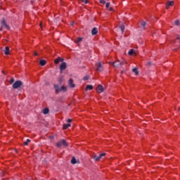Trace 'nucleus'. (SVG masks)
I'll return each mask as SVG.
<instances>
[{"label": "nucleus", "instance_id": "37", "mask_svg": "<svg viewBox=\"0 0 180 180\" xmlns=\"http://www.w3.org/2000/svg\"><path fill=\"white\" fill-rule=\"evenodd\" d=\"M177 39L180 40V37H177Z\"/></svg>", "mask_w": 180, "mask_h": 180}, {"label": "nucleus", "instance_id": "5", "mask_svg": "<svg viewBox=\"0 0 180 180\" xmlns=\"http://www.w3.org/2000/svg\"><path fill=\"white\" fill-rule=\"evenodd\" d=\"M146 25H147V22H146V21H144V20L141 21V23L139 25V29H141V30H146Z\"/></svg>", "mask_w": 180, "mask_h": 180}, {"label": "nucleus", "instance_id": "38", "mask_svg": "<svg viewBox=\"0 0 180 180\" xmlns=\"http://www.w3.org/2000/svg\"><path fill=\"white\" fill-rule=\"evenodd\" d=\"M34 56H37V53H34Z\"/></svg>", "mask_w": 180, "mask_h": 180}, {"label": "nucleus", "instance_id": "16", "mask_svg": "<svg viewBox=\"0 0 180 180\" xmlns=\"http://www.w3.org/2000/svg\"><path fill=\"white\" fill-rule=\"evenodd\" d=\"M88 89H89L90 91H92V89H94V86H92L91 84H88L86 86V91H88Z\"/></svg>", "mask_w": 180, "mask_h": 180}, {"label": "nucleus", "instance_id": "18", "mask_svg": "<svg viewBox=\"0 0 180 180\" xmlns=\"http://www.w3.org/2000/svg\"><path fill=\"white\" fill-rule=\"evenodd\" d=\"M132 71H133V72L135 73V75H139V70H138L137 68H133Z\"/></svg>", "mask_w": 180, "mask_h": 180}, {"label": "nucleus", "instance_id": "15", "mask_svg": "<svg viewBox=\"0 0 180 180\" xmlns=\"http://www.w3.org/2000/svg\"><path fill=\"white\" fill-rule=\"evenodd\" d=\"M4 53L6 54V56H9V47L8 46L5 47Z\"/></svg>", "mask_w": 180, "mask_h": 180}, {"label": "nucleus", "instance_id": "21", "mask_svg": "<svg viewBox=\"0 0 180 180\" xmlns=\"http://www.w3.org/2000/svg\"><path fill=\"white\" fill-rule=\"evenodd\" d=\"M120 29H121L122 33H124V25L122 24V25L120 26Z\"/></svg>", "mask_w": 180, "mask_h": 180}, {"label": "nucleus", "instance_id": "33", "mask_svg": "<svg viewBox=\"0 0 180 180\" xmlns=\"http://www.w3.org/2000/svg\"><path fill=\"white\" fill-rule=\"evenodd\" d=\"M146 65H148V66H150V65H151V62H148L147 63H146Z\"/></svg>", "mask_w": 180, "mask_h": 180}, {"label": "nucleus", "instance_id": "23", "mask_svg": "<svg viewBox=\"0 0 180 180\" xmlns=\"http://www.w3.org/2000/svg\"><path fill=\"white\" fill-rule=\"evenodd\" d=\"M60 91H63V92H67V87L63 86L60 88Z\"/></svg>", "mask_w": 180, "mask_h": 180}, {"label": "nucleus", "instance_id": "11", "mask_svg": "<svg viewBox=\"0 0 180 180\" xmlns=\"http://www.w3.org/2000/svg\"><path fill=\"white\" fill-rule=\"evenodd\" d=\"M169 6H174V1H167L166 4V9H169Z\"/></svg>", "mask_w": 180, "mask_h": 180}, {"label": "nucleus", "instance_id": "10", "mask_svg": "<svg viewBox=\"0 0 180 180\" xmlns=\"http://www.w3.org/2000/svg\"><path fill=\"white\" fill-rule=\"evenodd\" d=\"M53 88L55 89L56 94H58V92H61V88H60V86L54 84Z\"/></svg>", "mask_w": 180, "mask_h": 180}, {"label": "nucleus", "instance_id": "7", "mask_svg": "<svg viewBox=\"0 0 180 180\" xmlns=\"http://www.w3.org/2000/svg\"><path fill=\"white\" fill-rule=\"evenodd\" d=\"M96 91L98 94H102V92L104 91L103 86L101 84L98 85Z\"/></svg>", "mask_w": 180, "mask_h": 180}, {"label": "nucleus", "instance_id": "3", "mask_svg": "<svg viewBox=\"0 0 180 180\" xmlns=\"http://www.w3.org/2000/svg\"><path fill=\"white\" fill-rule=\"evenodd\" d=\"M124 63L121 62L120 60H117L114 63H112V65L113 67H115V68H120L121 67L123 66Z\"/></svg>", "mask_w": 180, "mask_h": 180}, {"label": "nucleus", "instance_id": "20", "mask_svg": "<svg viewBox=\"0 0 180 180\" xmlns=\"http://www.w3.org/2000/svg\"><path fill=\"white\" fill-rule=\"evenodd\" d=\"M49 112H50V110L49 109V108H44V110H43V113H44V115H47V113H49Z\"/></svg>", "mask_w": 180, "mask_h": 180}, {"label": "nucleus", "instance_id": "14", "mask_svg": "<svg viewBox=\"0 0 180 180\" xmlns=\"http://www.w3.org/2000/svg\"><path fill=\"white\" fill-rule=\"evenodd\" d=\"M1 25L2 26H4L5 27H6V29H9V25L6 24V21H5V20H1Z\"/></svg>", "mask_w": 180, "mask_h": 180}, {"label": "nucleus", "instance_id": "22", "mask_svg": "<svg viewBox=\"0 0 180 180\" xmlns=\"http://www.w3.org/2000/svg\"><path fill=\"white\" fill-rule=\"evenodd\" d=\"M129 56H133V54H134V49H131L129 52H128Z\"/></svg>", "mask_w": 180, "mask_h": 180}, {"label": "nucleus", "instance_id": "8", "mask_svg": "<svg viewBox=\"0 0 180 180\" xmlns=\"http://www.w3.org/2000/svg\"><path fill=\"white\" fill-rule=\"evenodd\" d=\"M68 85L70 88H75V84H74V80L72 79H69Z\"/></svg>", "mask_w": 180, "mask_h": 180}, {"label": "nucleus", "instance_id": "4", "mask_svg": "<svg viewBox=\"0 0 180 180\" xmlns=\"http://www.w3.org/2000/svg\"><path fill=\"white\" fill-rule=\"evenodd\" d=\"M105 155H106V153H103L100 154L98 156L97 155H93L92 158L95 161H99V160H101V158H102L103 157H105Z\"/></svg>", "mask_w": 180, "mask_h": 180}, {"label": "nucleus", "instance_id": "29", "mask_svg": "<svg viewBox=\"0 0 180 180\" xmlns=\"http://www.w3.org/2000/svg\"><path fill=\"white\" fill-rule=\"evenodd\" d=\"M100 4H106V1H105V0H100Z\"/></svg>", "mask_w": 180, "mask_h": 180}, {"label": "nucleus", "instance_id": "25", "mask_svg": "<svg viewBox=\"0 0 180 180\" xmlns=\"http://www.w3.org/2000/svg\"><path fill=\"white\" fill-rule=\"evenodd\" d=\"M174 25L176 26H179V20H176L175 22H174Z\"/></svg>", "mask_w": 180, "mask_h": 180}, {"label": "nucleus", "instance_id": "31", "mask_svg": "<svg viewBox=\"0 0 180 180\" xmlns=\"http://www.w3.org/2000/svg\"><path fill=\"white\" fill-rule=\"evenodd\" d=\"M59 61L60 63H63L64 61V59L63 58H59Z\"/></svg>", "mask_w": 180, "mask_h": 180}, {"label": "nucleus", "instance_id": "36", "mask_svg": "<svg viewBox=\"0 0 180 180\" xmlns=\"http://www.w3.org/2000/svg\"><path fill=\"white\" fill-rule=\"evenodd\" d=\"M78 41H82V38H78Z\"/></svg>", "mask_w": 180, "mask_h": 180}, {"label": "nucleus", "instance_id": "13", "mask_svg": "<svg viewBox=\"0 0 180 180\" xmlns=\"http://www.w3.org/2000/svg\"><path fill=\"white\" fill-rule=\"evenodd\" d=\"M98 34V28L94 27L91 30V34L92 36H95V34Z\"/></svg>", "mask_w": 180, "mask_h": 180}, {"label": "nucleus", "instance_id": "24", "mask_svg": "<svg viewBox=\"0 0 180 180\" xmlns=\"http://www.w3.org/2000/svg\"><path fill=\"white\" fill-rule=\"evenodd\" d=\"M29 143H30V139H27L26 141L24 142V146H29Z\"/></svg>", "mask_w": 180, "mask_h": 180}, {"label": "nucleus", "instance_id": "27", "mask_svg": "<svg viewBox=\"0 0 180 180\" xmlns=\"http://www.w3.org/2000/svg\"><path fill=\"white\" fill-rule=\"evenodd\" d=\"M54 63H55V64H58V63H60L59 58L58 59H55Z\"/></svg>", "mask_w": 180, "mask_h": 180}, {"label": "nucleus", "instance_id": "35", "mask_svg": "<svg viewBox=\"0 0 180 180\" xmlns=\"http://www.w3.org/2000/svg\"><path fill=\"white\" fill-rule=\"evenodd\" d=\"M109 11H110V12H112V11H113V8L110 7V8H109Z\"/></svg>", "mask_w": 180, "mask_h": 180}, {"label": "nucleus", "instance_id": "34", "mask_svg": "<svg viewBox=\"0 0 180 180\" xmlns=\"http://www.w3.org/2000/svg\"><path fill=\"white\" fill-rule=\"evenodd\" d=\"M71 122H72V120H71V119L68 120V123H71Z\"/></svg>", "mask_w": 180, "mask_h": 180}, {"label": "nucleus", "instance_id": "26", "mask_svg": "<svg viewBox=\"0 0 180 180\" xmlns=\"http://www.w3.org/2000/svg\"><path fill=\"white\" fill-rule=\"evenodd\" d=\"M83 79L84 81H88V79H89V76H84Z\"/></svg>", "mask_w": 180, "mask_h": 180}, {"label": "nucleus", "instance_id": "30", "mask_svg": "<svg viewBox=\"0 0 180 180\" xmlns=\"http://www.w3.org/2000/svg\"><path fill=\"white\" fill-rule=\"evenodd\" d=\"M110 6V3L108 2L105 4V8H109Z\"/></svg>", "mask_w": 180, "mask_h": 180}, {"label": "nucleus", "instance_id": "28", "mask_svg": "<svg viewBox=\"0 0 180 180\" xmlns=\"http://www.w3.org/2000/svg\"><path fill=\"white\" fill-rule=\"evenodd\" d=\"M15 82V79L14 78H11L10 80V83L11 84H13Z\"/></svg>", "mask_w": 180, "mask_h": 180}, {"label": "nucleus", "instance_id": "6", "mask_svg": "<svg viewBox=\"0 0 180 180\" xmlns=\"http://www.w3.org/2000/svg\"><path fill=\"white\" fill-rule=\"evenodd\" d=\"M96 71H103V65H102V63L101 62H98L97 64H96Z\"/></svg>", "mask_w": 180, "mask_h": 180}, {"label": "nucleus", "instance_id": "2", "mask_svg": "<svg viewBox=\"0 0 180 180\" xmlns=\"http://www.w3.org/2000/svg\"><path fill=\"white\" fill-rule=\"evenodd\" d=\"M23 85V82L22 81L18 80L16 81L13 84V89H18V88H20Z\"/></svg>", "mask_w": 180, "mask_h": 180}, {"label": "nucleus", "instance_id": "32", "mask_svg": "<svg viewBox=\"0 0 180 180\" xmlns=\"http://www.w3.org/2000/svg\"><path fill=\"white\" fill-rule=\"evenodd\" d=\"M84 4H88V0H82Z\"/></svg>", "mask_w": 180, "mask_h": 180}, {"label": "nucleus", "instance_id": "12", "mask_svg": "<svg viewBox=\"0 0 180 180\" xmlns=\"http://www.w3.org/2000/svg\"><path fill=\"white\" fill-rule=\"evenodd\" d=\"M71 164H72L73 165L75 164H79V160L77 161V159H75V157H72L71 160Z\"/></svg>", "mask_w": 180, "mask_h": 180}, {"label": "nucleus", "instance_id": "19", "mask_svg": "<svg viewBox=\"0 0 180 180\" xmlns=\"http://www.w3.org/2000/svg\"><path fill=\"white\" fill-rule=\"evenodd\" d=\"M46 60H41L40 61H39V64H40V65H41V66H44V65H46Z\"/></svg>", "mask_w": 180, "mask_h": 180}, {"label": "nucleus", "instance_id": "1", "mask_svg": "<svg viewBox=\"0 0 180 180\" xmlns=\"http://www.w3.org/2000/svg\"><path fill=\"white\" fill-rule=\"evenodd\" d=\"M57 147L60 148L62 146L63 147H68V143H67V141L65 139H63L61 141H59L56 143Z\"/></svg>", "mask_w": 180, "mask_h": 180}, {"label": "nucleus", "instance_id": "17", "mask_svg": "<svg viewBox=\"0 0 180 180\" xmlns=\"http://www.w3.org/2000/svg\"><path fill=\"white\" fill-rule=\"evenodd\" d=\"M71 127V124H70V123H68V124H63V129L64 130H67V129L68 128V127Z\"/></svg>", "mask_w": 180, "mask_h": 180}, {"label": "nucleus", "instance_id": "39", "mask_svg": "<svg viewBox=\"0 0 180 180\" xmlns=\"http://www.w3.org/2000/svg\"><path fill=\"white\" fill-rule=\"evenodd\" d=\"M74 25V23H72L71 25L72 26Z\"/></svg>", "mask_w": 180, "mask_h": 180}, {"label": "nucleus", "instance_id": "9", "mask_svg": "<svg viewBox=\"0 0 180 180\" xmlns=\"http://www.w3.org/2000/svg\"><path fill=\"white\" fill-rule=\"evenodd\" d=\"M65 68H67V63L65 62H63L60 65V71H64Z\"/></svg>", "mask_w": 180, "mask_h": 180}]
</instances>
